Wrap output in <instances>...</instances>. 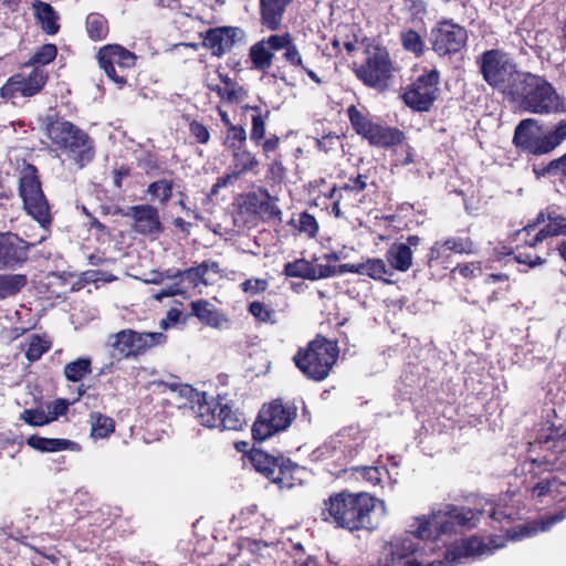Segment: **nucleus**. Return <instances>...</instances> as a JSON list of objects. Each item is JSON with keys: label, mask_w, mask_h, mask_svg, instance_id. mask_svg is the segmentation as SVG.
Returning a JSON list of instances; mask_svg holds the SVG:
<instances>
[{"label": "nucleus", "mask_w": 566, "mask_h": 566, "mask_svg": "<svg viewBox=\"0 0 566 566\" xmlns=\"http://www.w3.org/2000/svg\"><path fill=\"white\" fill-rule=\"evenodd\" d=\"M492 548L480 537L470 536L457 543L446 552V559L452 565L460 563L462 558L481 556L490 553Z\"/></svg>", "instance_id": "b1692460"}, {"label": "nucleus", "mask_w": 566, "mask_h": 566, "mask_svg": "<svg viewBox=\"0 0 566 566\" xmlns=\"http://www.w3.org/2000/svg\"><path fill=\"white\" fill-rule=\"evenodd\" d=\"M363 480L369 482L373 485H377L381 482L388 470L385 465L382 467H357L354 469Z\"/></svg>", "instance_id": "de8ad7c7"}, {"label": "nucleus", "mask_w": 566, "mask_h": 566, "mask_svg": "<svg viewBox=\"0 0 566 566\" xmlns=\"http://www.w3.org/2000/svg\"><path fill=\"white\" fill-rule=\"evenodd\" d=\"M191 314L196 316L203 325L219 328L227 322V318L218 308L205 298L192 301L190 303Z\"/></svg>", "instance_id": "393cba45"}, {"label": "nucleus", "mask_w": 566, "mask_h": 566, "mask_svg": "<svg viewBox=\"0 0 566 566\" xmlns=\"http://www.w3.org/2000/svg\"><path fill=\"white\" fill-rule=\"evenodd\" d=\"M271 111L265 108L262 115H252L251 117V129L250 140L258 147H261L262 154L266 159H270V155L279 149L280 137L275 134H271L270 137L265 138L266 122L269 120Z\"/></svg>", "instance_id": "4be33fe9"}, {"label": "nucleus", "mask_w": 566, "mask_h": 566, "mask_svg": "<svg viewBox=\"0 0 566 566\" xmlns=\"http://www.w3.org/2000/svg\"><path fill=\"white\" fill-rule=\"evenodd\" d=\"M125 217L133 219V230L145 237H156L164 231L157 207L144 203L128 208L123 213Z\"/></svg>", "instance_id": "aec40b11"}, {"label": "nucleus", "mask_w": 566, "mask_h": 566, "mask_svg": "<svg viewBox=\"0 0 566 566\" xmlns=\"http://www.w3.org/2000/svg\"><path fill=\"white\" fill-rule=\"evenodd\" d=\"M181 281H187L191 286H198L200 283H206L205 279L201 277L196 266L181 271Z\"/></svg>", "instance_id": "0e129e2a"}, {"label": "nucleus", "mask_w": 566, "mask_h": 566, "mask_svg": "<svg viewBox=\"0 0 566 566\" xmlns=\"http://www.w3.org/2000/svg\"><path fill=\"white\" fill-rule=\"evenodd\" d=\"M221 82L226 85L223 88L226 91V102L228 103H237L242 99L247 92L238 82L232 80L228 74H219Z\"/></svg>", "instance_id": "c03bdc74"}, {"label": "nucleus", "mask_w": 566, "mask_h": 566, "mask_svg": "<svg viewBox=\"0 0 566 566\" xmlns=\"http://www.w3.org/2000/svg\"><path fill=\"white\" fill-rule=\"evenodd\" d=\"M249 56L254 70L266 72L272 66L274 54L270 51L263 38L250 48Z\"/></svg>", "instance_id": "473e14b6"}, {"label": "nucleus", "mask_w": 566, "mask_h": 566, "mask_svg": "<svg viewBox=\"0 0 566 566\" xmlns=\"http://www.w3.org/2000/svg\"><path fill=\"white\" fill-rule=\"evenodd\" d=\"M268 175L275 180H282L286 175V168L283 165V158L281 154L274 156L268 164Z\"/></svg>", "instance_id": "6e6d98bb"}, {"label": "nucleus", "mask_w": 566, "mask_h": 566, "mask_svg": "<svg viewBox=\"0 0 566 566\" xmlns=\"http://www.w3.org/2000/svg\"><path fill=\"white\" fill-rule=\"evenodd\" d=\"M542 229L547 238L566 237V217L553 218Z\"/></svg>", "instance_id": "603ef678"}, {"label": "nucleus", "mask_w": 566, "mask_h": 566, "mask_svg": "<svg viewBox=\"0 0 566 566\" xmlns=\"http://www.w3.org/2000/svg\"><path fill=\"white\" fill-rule=\"evenodd\" d=\"M260 6L263 25L271 31L277 30L286 8L283 0H260Z\"/></svg>", "instance_id": "c85d7f7f"}, {"label": "nucleus", "mask_w": 566, "mask_h": 566, "mask_svg": "<svg viewBox=\"0 0 566 566\" xmlns=\"http://www.w3.org/2000/svg\"><path fill=\"white\" fill-rule=\"evenodd\" d=\"M377 499L367 492L342 490L331 493L319 507L322 522L350 533L373 531Z\"/></svg>", "instance_id": "f257e3e1"}, {"label": "nucleus", "mask_w": 566, "mask_h": 566, "mask_svg": "<svg viewBox=\"0 0 566 566\" xmlns=\"http://www.w3.org/2000/svg\"><path fill=\"white\" fill-rule=\"evenodd\" d=\"M32 174H25L20 179L19 192L23 201V207L41 227L46 228L52 222V216L48 199L42 190L41 181L35 175L34 167Z\"/></svg>", "instance_id": "2eb2a0df"}, {"label": "nucleus", "mask_w": 566, "mask_h": 566, "mask_svg": "<svg viewBox=\"0 0 566 566\" xmlns=\"http://www.w3.org/2000/svg\"><path fill=\"white\" fill-rule=\"evenodd\" d=\"M27 444L40 452H57L64 450L77 449V443L62 438H44L38 434H32L27 439Z\"/></svg>", "instance_id": "bb28decb"}, {"label": "nucleus", "mask_w": 566, "mask_h": 566, "mask_svg": "<svg viewBox=\"0 0 566 566\" xmlns=\"http://www.w3.org/2000/svg\"><path fill=\"white\" fill-rule=\"evenodd\" d=\"M33 11L38 23L48 35H54L60 30V17L53 7L46 2L35 1Z\"/></svg>", "instance_id": "cd10ccee"}, {"label": "nucleus", "mask_w": 566, "mask_h": 566, "mask_svg": "<svg viewBox=\"0 0 566 566\" xmlns=\"http://www.w3.org/2000/svg\"><path fill=\"white\" fill-rule=\"evenodd\" d=\"M565 139V119H562L554 129L544 133L537 119L525 118L515 127L513 144L521 154L538 157L552 153Z\"/></svg>", "instance_id": "20e7f679"}, {"label": "nucleus", "mask_w": 566, "mask_h": 566, "mask_svg": "<svg viewBox=\"0 0 566 566\" xmlns=\"http://www.w3.org/2000/svg\"><path fill=\"white\" fill-rule=\"evenodd\" d=\"M277 556L279 547L273 543L252 538L239 543V557L242 558L239 566H276Z\"/></svg>", "instance_id": "6ab92c4d"}, {"label": "nucleus", "mask_w": 566, "mask_h": 566, "mask_svg": "<svg viewBox=\"0 0 566 566\" xmlns=\"http://www.w3.org/2000/svg\"><path fill=\"white\" fill-rule=\"evenodd\" d=\"M138 166L144 169L146 175H153L161 169L158 156L153 151H146L143 157L138 159Z\"/></svg>", "instance_id": "3c124183"}, {"label": "nucleus", "mask_w": 566, "mask_h": 566, "mask_svg": "<svg viewBox=\"0 0 566 566\" xmlns=\"http://www.w3.org/2000/svg\"><path fill=\"white\" fill-rule=\"evenodd\" d=\"M29 244L12 233H0V269L14 266L28 259Z\"/></svg>", "instance_id": "5701e85b"}, {"label": "nucleus", "mask_w": 566, "mask_h": 566, "mask_svg": "<svg viewBox=\"0 0 566 566\" xmlns=\"http://www.w3.org/2000/svg\"><path fill=\"white\" fill-rule=\"evenodd\" d=\"M548 174H560L562 180H566V153L553 159L546 167Z\"/></svg>", "instance_id": "bf43d9fd"}, {"label": "nucleus", "mask_w": 566, "mask_h": 566, "mask_svg": "<svg viewBox=\"0 0 566 566\" xmlns=\"http://www.w3.org/2000/svg\"><path fill=\"white\" fill-rule=\"evenodd\" d=\"M234 43V38H202L201 43L181 42L174 44V49L191 48L197 50L200 45L209 49L214 56H222Z\"/></svg>", "instance_id": "c756f323"}, {"label": "nucleus", "mask_w": 566, "mask_h": 566, "mask_svg": "<svg viewBox=\"0 0 566 566\" xmlns=\"http://www.w3.org/2000/svg\"><path fill=\"white\" fill-rule=\"evenodd\" d=\"M301 233H305L308 238H315L318 233L319 226L316 218L307 211L298 214L297 224H295Z\"/></svg>", "instance_id": "49530a36"}, {"label": "nucleus", "mask_w": 566, "mask_h": 566, "mask_svg": "<svg viewBox=\"0 0 566 566\" xmlns=\"http://www.w3.org/2000/svg\"><path fill=\"white\" fill-rule=\"evenodd\" d=\"M545 221L546 220H545L544 212H543V210H541L536 214V217L533 220H530L528 223L524 228H522L515 232V237L520 238L521 235H530V233L532 231H534L539 224L544 223Z\"/></svg>", "instance_id": "680f3d73"}, {"label": "nucleus", "mask_w": 566, "mask_h": 566, "mask_svg": "<svg viewBox=\"0 0 566 566\" xmlns=\"http://www.w3.org/2000/svg\"><path fill=\"white\" fill-rule=\"evenodd\" d=\"M21 347L25 358L34 363L51 349L52 343L39 334H32L21 344Z\"/></svg>", "instance_id": "7c9ffc66"}, {"label": "nucleus", "mask_w": 566, "mask_h": 566, "mask_svg": "<svg viewBox=\"0 0 566 566\" xmlns=\"http://www.w3.org/2000/svg\"><path fill=\"white\" fill-rule=\"evenodd\" d=\"M521 105L530 113L551 114L565 112L563 99L551 83L541 76L524 74L521 81Z\"/></svg>", "instance_id": "1a4fd4ad"}, {"label": "nucleus", "mask_w": 566, "mask_h": 566, "mask_svg": "<svg viewBox=\"0 0 566 566\" xmlns=\"http://www.w3.org/2000/svg\"><path fill=\"white\" fill-rule=\"evenodd\" d=\"M363 56L354 61L352 71L366 87L379 94L390 91L396 83L398 67L386 46L374 42L360 43Z\"/></svg>", "instance_id": "f03ea898"}, {"label": "nucleus", "mask_w": 566, "mask_h": 566, "mask_svg": "<svg viewBox=\"0 0 566 566\" xmlns=\"http://www.w3.org/2000/svg\"><path fill=\"white\" fill-rule=\"evenodd\" d=\"M28 283L24 274L0 275V300L18 294Z\"/></svg>", "instance_id": "4c0bfd02"}, {"label": "nucleus", "mask_w": 566, "mask_h": 566, "mask_svg": "<svg viewBox=\"0 0 566 566\" xmlns=\"http://www.w3.org/2000/svg\"><path fill=\"white\" fill-rule=\"evenodd\" d=\"M440 73L426 70L408 84L401 94V99L413 112H429L439 96Z\"/></svg>", "instance_id": "4468645a"}, {"label": "nucleus", "mask_w": 566, "mask_h": 566, "mask_svg": "<svg viewBox=\"0 0 566 566\" xmlns=\"http://www.w3.org/2000/svg\"><path fill=\"white\" fill-rule=\"evenodd\" d=\"M421 242L422 238L417 234L408 235L406 242H394L385 253L391 271H409L413 260L412 248H417Z\"/></svg>", "instance_id": "412c9836"}, {"label": "nucleus", "mask_w": 566, "mask_h": 566, "mask_svg": "<svg viewBox=\"0 0 566 566\" xmlns=\"http://www.w3.org/2000/svg\"><path fill=\"white\" fill-rule=\"evenodd\" d=\"M368 180L367 174L358 172L356 176H349L347 181L339 186L340 196L350 202H355L356 197L366 190Z\"/></svg>", "instance_id": "e433bc0d"}, {"label": "nucleus", "mask_w": 566, "mask_h": 566, "mask_svg": "<svg viewBox=\"0 0 566 566\" xmlns=\"http://www.w3.org/2000/svg\"><path fill=\"white\" fill-rule=\"evenodd\" d=\"M474 252L475 245L470 237H449L434 241L422 262L432 277H443L454 263V254L470 255Z\"/></svg>", "instance_id": "ddd939ff"}, {"label": "nucleus", "mask_w": 566, "mask_h": 566, "mask_svg": "<svg viewBox=\"0 0 566 566\" xmlns=\"http://www.w3.org/2000/svg\"><path fill=\"white\" fill-rule=\"evenodd\" d=\"M467 38H434L432 49L440 55L457 53L465 46Z\"/></svg>", "instance_id": "79ce46f5"}, {"label": "nucleus", "mask_w": 566, "mask_h": 566, "mask_svg": "<svg viewBox=\"0 0 566 566\" xmlns=\"http://www.w3.org/2000/svg\"><path fill=\"white\" fill-rule=\"evenodd\" d=\"M49 81V72L43 67H33L28 74L19 72L11 75L0 87V97L6 101L33 97L40 94Z\"/></svg>", "instance_id": "dca6fc26"}, {"label": "nucleus", "mask_w": 566, "mask_h": 566, "mask_svg": "<svg viewBox=\"0 0 566 566\" xmlns=\"http://www.w3.org/2000/svg\"><path fill=\"white\" fill-rule=\"evenodd\" d=\"M223 145L227 149L234 150L237 147L247 146V130L242 125H233L227 129Z\"/></svg>", "instance_id": "37998d69"}, {"label": "nucleus", "mask_w": 566, "mask_h": 566, "mask_svg": "<svg viewBox=\"0 0 566 566\" xmlns=\"http://www.w3.org/2000/svg\"><path fill=\"white\" fill-rule=\"evenodd\" d=\"M338 355L337 340H329L318 334L305 347L297 349L293 361L305 377L314 381H323L328 377Z\"/></svg>", "instance_id": "39448f33"}, {"label": "nucleus", "mask_w": 566, "mask_h": 566, "mask_svg": "<svg viewBox=\"0 0 566 566\" xmlns=\"http://www.w3.org/2000/svg\"><path fill=\"white\" fill-rule=\"evenodd\" d=\"M339 142V136L335 133H328L322 138L316 139V147L318 150L329 153L334 150Z\"/></svg>", "instance_id": "13d9d810"}, {"label": "nucleus", "mask_w": 566, "mask_h": 566, "mask_svg": "<svg viewBox=\"0 0 566 566\" xmlns=\"http://www.w3.org/2000/svg\"><path fill=\"white\" fill-rule=\"evenodd\" d=\"M44 130L55 149L63 153L78 168L85 167L94 159L93 138L72 122L57 115H49Z\"/></svg>", "instance_id": "7ed1b4c3"}, {"label": "nucleus", "mask_w": 566, "mask_h": 566, "mask_svg": "<svg viewBox=\"0 0 566 566\" xmlns=\"http://www.w3.org/2000/svg\"><path fill=\"white\" fill-rule=\"evenodd\" d=\"M514 260L517 263L526 264L530 268H536V266L543 265L546 262V260L539 255L533 256L530 253H523V252H518L517 254H515Z\"/></svg>", "instance_id": "052dcab7"}, {"label": "nucleus", "mask_w": 566, "mask_h": 566, "mask_svg": "<svg viewBox=\"0 0 566 566\" xmlns=\"http://www.w3.org/2000/svg\"><path fill=\"white\" fill-rule=\"evenodd\" d=\"M166 342L167 335L161 332H137L126 328L109 335L107 345L112 357L123 360L144 356L151 348Z\"/></svg>", "instance_id": "9d476101"}, {"label": "nucleus", "mask_w": 566, "mask_h": 566, "mask_svg": "<svg viewBox=\"0 0 566 566\" xmlns=\"http://www.w3.org/2000/svg\"><path fill=\"white\" fill-rule=\"evenodd\" d=\"M248 312L259 323L276 324V312L270 305L261 301H253L248 305Z\"/></svg>", "instance_id": "a19ab883"}, {"label": "nucleus", "mask_w": 566, "mask_h": 566, "mask_svg": "<svg viewBox=\"0 0 566 566\" xmlns=\"http://www.w3.org/2000/svg\"><path fill=\"white\" fill-rule=\"evenodd\" d=\"M283 274L287 277H300L313 281L314 265L306 259H296L284 265Z\"/></svg>", "instance_id": "ea45409f"}, {"label": "nucleus", "mask_w": 566, "mask_h": 566, "mask_svg": "<svg viewBox=\"0 0 566 566\" xmlns=\"http://www.w3.org/2000/svg\"><path fill=\"white\" fill-rule=\"evenodd\" d=\"M248 461L256 472L277 484L280 489H291L300 481L296 478L298 465L282 454L272 455L262 449L252 448L248 453Z\"/></svg>", "instance_id": "f8f14e48"}, {"label": "nucleus", "mask_w": 566, "mask_h": 566, "mask_svg": "<svg viewBox=\"0 0 566 566\" xmlns=\"http://www.w3.org/2000/svg\"><path fill=\"white\" fill-rule=\"evenodd\" d=\"M90 422L91 436L95 439L107 438L115 430L114 419L98 411L91 412Z\"/></svg>", "instance_id": "c9c22d12"}, {"label": "nucleus", "mask_w": 566, "mask_h": 566, "mask_svg": "<svg viewBox=\"0 0 566 566\" xmlns=\"http://www.w3.org/2000/svg\"><path fill=\"white\" fill-rule=\"evenodd\" d=\"M88 35H105L108 32V22L101 13H90L85 21Z\"/></svg>", "instance_id": "a18cd8bd"}, {"label": "nucleus", "mask_w": 566, "mask_h": 566, "mask_svg": "<svg viewBox=\"0 0 566 566\" xmlns=\"http://www.w3.org/2000/svg\"><path fill=\"white\" fill-rule=\"evenodd\" d=\"M403 48L407 51L413 52L416 55L423 53L424 44L422 38H401Z\"/></svg>", "instance_id": "69168bd1"}, {"label": "nucleus", "mask_w": 566, "mask_h": 566, "mask_svg": "<svg viewBox=\"0 0 566 566\" xmlns=\"http://www.w3.org/2000/svg\"><path fill=\"white\" fill-rule=\"evenodd\" d=\"M386 262V260L379 258L368 259L361 262V275H367L373 280L382 281L388 284L392 283L390 277L394 275V272Z\"/></svg>", "instance_id": "2f4dec72"}, {"label": "nucleus", "mask_w": 566, "mask_h": 566, "mask_svg": "<svg viewBox=\"0 0 566 566\" xmlns=\"http://www.w3.org/2000/svg\"><path fill=\"white\" fill-rule=\"evenodd\" d=\"M20 419L33 427H42L50 423L44 410L38 408L24 409L20 415Z\"/></svg>", "instance_id": "09e8293b"}, {"label": "nucleus", "mask_w": 566, "mask_h": 566, "mask_svg": "<svg viewBox=\"0 0 566 566\" xmlns=\"http://www.w3.org/2000/svg\"><path fill=\"white\" fill-rule=\"evenodd\" d=\"M132 170L128 166L122 165L119 168L113 170V185L116 189L123 188V179L130 175Z\"/></svg>", "instance_id": "774afa93"}, {"label": "nucleus", "mask_w": 566, "mask_h": 566, "mask_svg": "<svg viewBox=\"0 0 566 566\" xmlns=\"http://www.w3.org/2000/svg\"><path fill=\"white\" fill-rule=\"evenodd\" d=\"M93 371L92 358L90 356H81L64 366L63 374L67 381L78 382Z\"/></svg>", "instance_id": "f704fd0d"}, {"label": "nucleus", "mask_w": 566, "mask_h": 566, "mask_svg": "<svg viewBox=\"0 0 566 566\" xmlns=\"http://www.w3.org/2000/svg\"><path fill=\"white\" fill-rule=\"evenodd\" d=\"M346 115L353 130L373 147L388 149L401 145L406 139L401 129L387 125L366 108L349 105Z\"/></svg>", "instance_id": "423d86ee"}, {"label": "nucleus", "mask_w": 566, "mask_h": 566, "mask_svg": "<svg viewBox=\"0 0 566 566\" xmlns=\"http://www.w3.org/2000/svg\"><path fill=\"white\" fill-rule=\"evenodd\" d=\"M337 275L336 265L326 263L314 265L313 281Z\"/></svg>", "instance_id": "e2e57ef3"}, {"label": "nucleus", "mask_w": 566, "mask_h": 566, "mask_svg": "<svg viewBox=\"0 0 566 566\" xmlns=\"http://www.w3.org/2000/svg\"><path fill=\"white\" fill-rule=\"evenodd\" d=\"M241 290L249 294H259L269 287V282L265 279H248L240 284Z\"/></svg>", "instance_id": "5fc2aeb1"}, {"label": "nucleus", "mask_w": 566, "mask_h": 566, "mask_svg": "<svg viewBox=\"0 0 566 566\" xmlns=\"http://www.w3.org/2000/svg\"><path fill=\"white\" fill-rule=\"evenodd\" d=\"M231 157L230 169L234 170V176L242 177L249 172H256L260 161L247 146L231 150Z\"/></svg>", "instance_id": "a878e982"}, {"label": "nucleus", "mask_w": 566, "mask_h": 566, "mask_svg": "<svg viewBox=\"0 0 566 566\" xmlns=\"http://www.w3.org/2000/svg\"><path fill=\"white\" fill-rule=\"evenodd\" d=\"M476 64L483 80L493 88L505 85L513 67L507 53L499 49L484 51L476 57Z\"/></svg>", "instance_id": "a211bd4d"}, {"label": "nucleus", "mask_w": 566, "mask_h": 566, "mask_svg": "<svg viewBox=\"0 0 566 566\" xmlns=\"http://www.w3.org/2000/svg\"><path fill=\"white\" fill-rule=\"evenodd\" d=\"M57 55V48L55 44L46 43L39 46L30 59L24 63V66L42 67L50 64Z\"/></svg>", "instance_id": "58836bf2"}, {"label": "nucleus", "mask_w": 566, "mask_h": 566, "mask_svg": "<svg viewBox=\"0 0 566 566\" xmlns=\"http://www.w3.org/2000/svg\"><path fill=\"white\" fill-rule=\"evenodd\" d=\"M175 182L170 178H160L147 186L146 193L165 207L174 196Z\"/></svg>", "instance_id": "72a5a7b5"}, {"label": "nucleus", "mask_w": 566, "mask_h": 566, "mask_svg": "<svg viewBox=\"0 0 566 566\" xmlns=\"http://www.w3.org/2000/svg\"><path fill=\"white\" fill-rule=\"evenodd\" d=\"M284 59L294 66H304L302 64V56L297 51L296 46L292 42L285 49Z\"/></svg>", "instance_id": "338daca9"}, {"label": "nucleus", "mask_w": 566, "mask_h": 566, "mask_svg": "<svg viewBox=\"0 0 566 566\" xmlns=\"http://www.w3.org/2000/svg\"><path fill=\"white\" fill-rule=\"evenodd\" d=\"M196 397L197 401L192 409L201 426L239 431L247 423L243 415L229 403H223L220 396L212 397L207 392H196Z\"/></svg>", "instance_id": "6e6552de"}, {"label": "nucleus", "mask_w": 566, "mask_h": 566, "mask_svg": "<svg viewBox=\"0 0 566 566\" xmlns=\"http://www.w3.org/2000/svg\"><path fill=\"white\" fill-rule=\"evenodd\" d=\"M279 199L264 187L240 193L234 201L238 217L245 224L259 222L282 223L283 212L277 206Z\"/></svg>", "instance_id": "0eeeda50"}, {"label": "nucleus", "mask_w": 566, "mask_h": 566, "mask_svg": "<svg viewBox=\"0 0 566 566\" xmlns=\"http://www.w3.org/2000/svg\"><path fill=\"white\" fill-rule=\"evenodd\" d=\"M297 416V407L283 399H273L263 403L252 426V438L264 441L276 433L285 431Z\"/></svg>", "instance_id": "9b49d317"}, {"label": "nucleus", "mask_w": 566, "mask_h": 566, "mask_svg": "<svg viewBox=\"0 0 566 566\" xmlns=\"http://www.w3.org/2000/svg\"><path fill=\"white\" fill-rule=\"evenodd\" d=\"M97 61L107 77L116 83L118 87H123L127 84V77L119 74L115 66L119 69V72L132 69L136 65L137 56L119 44H106L98 50Z\"/></svg>", "instance_id": "f3484780"}, {"label": "nucleus", "mask_w": 566, "mask_h": 566, "mask_svg": "<svg viewBox=\"0 0 566 566\" xmlns=\"http://www.w3.org/2000/svg\"><path fill=\"white\" fill-rule=\"evenodd\" d=\"M450 271L458 272L464 279H473L482 272V268L481 262H465L458 263Z\"/></svg>", "instance_id": "864d4df0"}, {"label": "nucleus", "mask_w": 566, "mask_h": 566, "mask_svg": "<svg viewBox=\"0 0 566 566\" xmlns=\"http://www.w3.org/2000/svg\"><path fill=\"white\" fill-rule=\"evenodd\" d=\"M70 402L66 399H55L51 405L48 406L49 413L48 418L50 422L55 421L60 416H63L69 410Z\"/></svg>", "instance_id": "4d7b16f0"}, {"label": "nucleus", "mask_w": 566, "mask_h": 566, "mask_svg": "<svg viewBox=\"0 0 566 566\" xmlns=\"http://www.w3.org/2000/svg\"><path fill=\"white\" fill-rule=\"evenodd\" d=\"M189 133L197 144L206 145L210 140L208 127L197 119L189 122Z\"/></svg>", "instance_id": "8fccbe9b"}]
</instances>
